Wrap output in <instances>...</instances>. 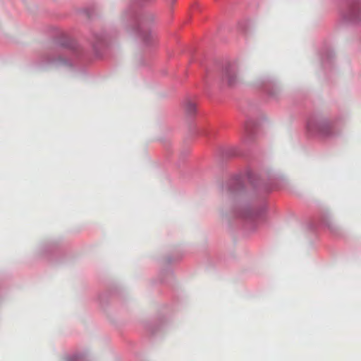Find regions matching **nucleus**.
Masks as SVG:
<instances>
[{"mask_svg": "<svg viewBox=\"0 0 361 361\" xmlns=\"http://www.w3.org/2000/svg\"><path fill=\"white\" fill-rule=\"evenodd\" d=\"M279 178L270 175L264 181L262 175L247 169L244 174L234 176L223 185V192L235 199L233 214L244 221L246 229L255 230L262 221L267 209L265 195L277 188Z\"/></svg>", "mask_w": 361, "mask_h": 361, "instance_id": "obj_1", "label": "nucleus"}, {"mask_svg": "<svg viewBox=\"0 0 361 361\" xmlns=\"http://www.w3.org/2000/svg\"><path fill=\"white\" fill-rule=\"evenodd\" d=\"M57 49L52 50L43 55L38 66L44 68L52 66L56 68H65L74 70L85 58L84 49L73 39L66 35H61L55 41Z\"/></svg>", "mask_w": 361, "mask_h": 361, "instance_id": "obj_2", "label": "nucleus"}, {"mask_svg": "<svg viewBox=\"0 0 361 361\" xmlns=\"http://www.w3.org/2000/svg\"><path fill=\"white\" fill-rule=\"evenodd\" d=\"M341 127L338 119L329 120L322 115H314L308 119L306 129L310 136L326 139L338 135Z\"/></svg>", "mask_w": 361, "mask_h": 361, "instance_id": "obj_3", "label": "nucleus"}, {"mask_svg": "<svg viewBox=\"0 0 361 361\" xmlns=\"http://www.w3.org/2000/svg\"><path fill=\"white\" fill-rule=\"evenodd\" d=\"M339 14L342 22L347 25L361 22V0H340Z\"/></svg>", "mask_w": 361, "mask_h": 361, "instance_id": "obj_4", "label": "nucleus"}, {"mask_svg": "<svg viewBox=\"0 0 361 361\" xmlns=\"http://www.w3.org/2000/svg\"><path fill=\"white\" fill-rule=\"evenodd\" d=\"M224 80L229 86H234L238 81V66L236 63H227L224 69Z\"/></svg>", "mask_w": 361, "mask_h": 361, "instance_id": "obj_5", "label": "nucleus"}, {"mask_svg": "<svg viewBox=\"0 0 361 361\" xmlns=\"http://www.w3.org/2000/svg\"><path fill=\"white\" fill-rule=\"evenodd\" d=\"M92 44V49L94 51L95 55L97 57L102 56L101 50L105 48L107 45V36L103 32L101 34L92 33L91 38L89 39Z\"/></svg>", "mask_w": 361, "mask_h": 361, "instance_id": "obj_6", "label": "nucleus"}, {"mask_svg": "<svg viewBox=\"0 0 361 361\" xmlns=\"http://www.w3.org/2000/svg\"><path fill=\"white\" fill-rule=\"evenodd\" d=\"M257 87L262 89L269 97H275L278 92L276 82L268 78H262L257 82Z\"/></svg>", "mask_w": 361, "mask_h": 361, "instance_id": "obj_7", "label": "nucleus"}, {"mask_svg": "<svg viewBox=\"0 0 361 361\" xmlns=\"http://www.w3.org/2000/svg\"><path fill=\"white\" fill-rule=\"evenodd\" d=\"M258 123L257 121L249 119L245 124V136L244 142L248 144L256 135Z\"/></svg>", "mask_w": 361, "mask_h": 361, "instance_id": "obj_8", "label": "nucleus"}, {"mask_svg": "<svg viewBox=\"0 0 361 361\" xmlns=\"http://www.w3.org/2000/svg\"><path fill=\"white\" fill-rule=\"evenodd\" d=\"M334 52L331 48L329 46H325L322 48L320 53V58L323 66L327 63H331L334 59Z\"/></svg>", "mask_w": 361, "mask_h": 361, "instance_id": "obj_9", "label": "nucleus"}, {"mask_svg": "<svg viewBox=\"0 0 361 361\" xmlns=\"http://www.w3.org/2000/svg\"><path fill=\"white\" fill-rule=\"evenodd\" d=\"M318 225L320 226L326 227L332 233H336V226L331 221L330 216L329 214L324 215L321 218L319 222L318 223Z\"/></svg>", "mask_w": 361, "mask_h": 361, "instance_id": "obj_10", "label": "nucleus"}, {"mask_svg": "<svg viewBox=\"0 0 361 361\" xmlns=\"http://www.w3.org/2000/svg\"><path fill=\"white\" fill-rule=\"evenodd\" d=\"M85 357L86 354L85 353L75 352L65 356L64 361H85Z\"/></svg>", "mask_w": 361, "mask_h": 361, "instance_id": "obj_11", "label": "nucleus"}, {"mask_svg": "<svg viewBox=\"0 0 361 361\" xmlns=\"http://www.w3.org/2000/svg\"><path fill=\"white\" fill-rule=\"evenodd\" d=\"M185 113L188 116H192L197 111L196 104L190 100H187L184 104Z\"/></svg>", "mask_w": 361, "mask_h": 361, "instance_id": "obj_12", "label": "nucleus"}, {"mask_svg": "<svg viewBox=\"0 0 361 361\" xmlns=\"http://www.w3.org/2000/svg\"><path fill=\"white\" fill-rule=\"evenodd\" d=\"M56 245L54 243H50L45 245H42L41 252L42 254H47L51 252H53L56 250Z\"/></svg>", "mask_w": 361, "mask_h": 361, "instance_id": "obj_13", "label": "nucleus"}, {"mask_svg": "<svg viewBox=\"0 0 361 361\" xmlns=\"http://www.w3.org/2000/svg\"><path fill=\"white\" fill-rule=\"evenodd\" d=\"M225 154L228 157L241 156L240 150L235 147H232L227 149L225 152Z\"/></svg>", "mask_w": 361, "mask_h": 361, "instance_id": "obj_14", "label": "nucleus"}, {"mask_svg": "<svg viewBox=\"0 0 361 361\" xmlns=\"http://www.w3.org/2000/svg\"><path fill=\"white\" fill-rule=\"evenodd\" d=\"M82 12L89 18L92 16V13L90 8H85L83 9Z\"/></svg>", "mask_w": 361, "mask_h": 361, "instance_id": "obj_15", "label": "nucleus"}, {"mask_svg": "<svg viewBox=\"0 0 361 361\" xmlns=\"http://www.w3.org/2000/svg\"><path fill=\"white\" fill-rule=\"evenodd\" d=\"M209 133V130H201L200 132V135H208Z\"/></svg>", "mask_w": 361, "mask_h": 361, "instance_id": "obj_16", "label": "nucleus"}, {"mask_svg": "<svg viewBox=\"0 0 361 361\" xmlns=\"http://www.w3.org/2000/svg\"><path fill=\"white\" fill-rule=\"evenodd\" d=\"M177 0H167V4L169 6H173Z\"/></svg>", "mask_w": 361, "mask_h": 361, "instance_id": "obj_17", "label": "nucleus"}, {"mask_svg": "<svg viewBox=\"0 0 361 361\" xmlns=\"http://www.w3.org/2000/svg\"><path fill=\"white\" fill-rule=\"evenodd\" d=\"M310 228L313 229V228L315 227V225H314V224H311L310 225Z\"/></svg>", "mask_w": 361, "mask_h": 361, "instance_id": "obj_18", "label": "nucleus"}]
</instances>
